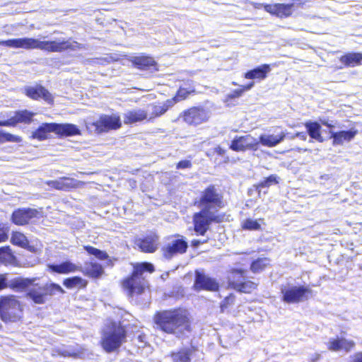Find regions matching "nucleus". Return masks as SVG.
Returning a JSON list of instances; mask_svg holds the SVG:
<instances>
[{
  "label": "nucleus",
  "mask_w": 362,
  "mask_h": 362,
  "mask_svg": "<svg viewBox=\"0 0 362 362\" xmlns=\"http://www.w3.org/2000/svg\"><path fill=\"white\" fill-rule=\"evenodd\" d=\"M194 204L201 208L192 217L194 230L198 235H204L212 223L220 224L229 221L228 215L218 210L226 206L221 190L214 184L207 185Z\"/></svg>",
  "instance_id": "f257e3e1"
},
{
  "label": "nucleus",
  "mask_w": 362,
  "mask_h": 362,
  "mask_svg": "<svg viewBox=\"0 0 362 362\" xmlns=\"http://www.w3.org/2000/svg\"><path fill=\"white\" fill-rule=\"evenodd\" d=\"M152 323L156 330L177 338H183L192 331V315L187 309L182 307L156 311Z\"/></svg>",
  "instance_id": "f03ea898"
},
{
  "label": "nucleus",
  "mask_w": 362,
  "mask_h": 362,
  "mask_svg": "<svg viewBox=\"0 0 362 362\" xmlns=\"http://www.w3.org/2000/svg\"><path fill=\"white\" fill-rule=\"evenodd\" d=\"M37 278H23L18 276L8 281V288L11 290L22 293L26 291L25 296L35 304H45L52 296L65 293L62 287L56 283L41 284L36 283Z\"/></svg>",
  "instance_id": "7ed1b4c3"
},
{
  "label": "nucleus",
  "mask_w": 362,
  "mask_h": 362,
  "mask_svg": "<svg viewBox=\"0 0 362 362\" xmlns=\"http://www.w3.org/2000/svg\"><path fill=\"white\" fill-rule=\"evenodd\" d=\"M132 267L131 273L120 280L119 285L128 296H139L149 288L144 273L153 274L156 269L149 262L132 263Z\"/></svg>",
  "instance_id": "20e7f679"
},
{
  "label": "nucleus",
  "mask_w": 362,
  "mask_h": 362,
  "mask_svg": "<svg viewBox=\"0 0 362 362\" xmlns=\"http://www.w3.org/2000/svg\"><path fill=\"white\" fill-rule=\"evenodd\" d=\"M226 282L228 288L246 295L255 293L259 285L257 279L255 280L247 276L246 269L236 267L228 270Z\"/></svg>",
  "instance_id": "39448f33"
},
{
  "label": "nucleus",
  "mask_w": 362,
  "mask_h": 362,
  "mask_svg": "<svg viewBox=\"0 0 362 362\" xmlns=\"http://www.w3.org/2000/svg\"><path fill=\"white\" fill-rule=\"evenodd\" d=\"M24 315V305L14 294L0 296V319L4 323L21 322Z\"/></svg>",
  "instance_id": "423d86ee"
},
{
  "label": "nucleus",
  "mask_w": 362,
  "mask_h": 362,
  "mask_svg": "<svg viewBox=\"0 0 362 362\" xmlns=\"http://www.w3.org/2000/svg\"><path fill=\"white\" fill-rule=\"evenodd\" d=\"M127 331L119 325L112 324L102 334L100 345L107 353L117 350L126 341Z\"/></svg>",
  "instance_id": "0eeeda50"
},
{
  "label": "nucleus",
  "mask_w": 362,
  "mask_h": 362,
  "mask_svg": "<svg viewBox=\"0 0 362 362\" xmlns=\"http://www.w3.org/2000/svg\"><path fill=\"white\" fill-rule=\"evenodd\" d=\"M81 48V45L77 41L69 38L61 41L45 40L37 39L35 49L47 52H63L65 51L74 52Z\"/></svg>",
  "instance_id": "6e6552de"
},
{
  "label": "nucleus",
  "mask_w": 362,
  "mask_h": 362,
  "mask_svg": "<svg viewBox=\"0 0 362 362\" xmlns=\"http://www.w3.org/2000/svg\"><path fill=\"white\" fill-rule=\"evenodd\" d=\"M169 242L163 245L160 248L163 257L170 260L177 255L185 254L188 249V243L185 238L174 234L168 238Z\"/></svg>",
  "instance_id": "1a4fd4ad"
},
{
  "label": "nucleus",
  "mask_w": 362,
  "mask_h": 362,
  "mask_svg": "<svg viewBox=\"0 0 362 362\" xmlns=\"http://www.w3.org/2000/svg\"><path fill=\"white\" fill-rule=\"evenodd\" d=\"M122 121L118 114L100 115L98 119L88 124V128H93L97 134L117 130L122 127Z\"/></svg>",
  "instance_id": "9d476101"
},
{
  "label": "nucleus",
  "mask_w": 362,
  "mask_h": 362,
  "mask_svg": "<svg viewBox=\"0 0 362 362\" xmlns=\"http://www.w3.org/2000/svg\"><path fill=\"white\" fill-rule=\"evenodd\" d=\"M180 117L188 126L197 127L209 121V112L202 106H192L183 110Z\"/></svg>",
  "instance_id": "9b49d317"
},
{
  "label": "nucleus",
  "mask_w": 362,
  "mask_h": 362,
  "mask_svg": "<svg viewBox=\"0 0 362 362\" xmlns=\"http://www.w3.org/2000/svg\"><path fill=\"white\" fill-rule=\"evenodd\" d=\"M281 300L288 304L299 303L308 298L312 294V290L304 286H283L281 288Z\"/></svg>",
  "instance_id": "f8f14e48"
},
{
  "label": "nucleus",
  "mask_w": 362,
  "mask_h": 362,
  "mask_svg": "<svg viewBox=\"0 0 362 362\" xmlns=\"http://www.w3.org/2000/svg\"><path fill=\"white\" fill-rule=\"evenodd\" d=\"M300 0H293L290 4H268L263 6L265 11L279 18H287L292 16L295 8L303 7Z\"/></svg>",
  "instance_id": "ddd939ff"
},
{
  "label": "nucleus",
  "mask_w": 362,
  "mask_h": 362,
  "mask_svg": "<svg viewBox=\"0 0 362 362\" xmlns=\"http://www.w3.org/2000/svg\"><path fill=\"white\" fill-rule=\"evenodd\" d=\"M160 245V235L156 231H152L144 236L134 240V247L146 254L156 252Z\"/></svg>",
  "instance_id": "4468645a"
},
{
  "label": "nucleus",
  "mask_w": 362,
  "mask_h": 362,
  "mask_svg": "<svg viewBox=\"0 0 362 362\" xmlns=\"http://www.w3.org/2000/svg\"><path fill=\"white\" fill-rule=\"evenodd\" d=\"M259 147V141L250 134L235 136L229 146L230 149L235 152L256 151Z\"/></svg>",
  "instance_id": "2eb2a0df"
},
{
  "label": "nucleus",
  "mask_w": 362,
  "mask_h": 362,
  "mask_svg": "<svg viewBox=\"0 0 362 362\" xmlns=\"http://www.w3.org/2000/svg\"><path fill=\"white\" fill-rule=\"evenodd\" d=\"M40 218V213L36 209L26 207L15 209L11 216V222L16 226H25Z\"/></svg>",
  "instance_id": "dca6fc26"
},
{
  "label": "nucleus",
  "mask_w": 362,
  "mask_h": 362,
  "mask_svg": "<svg viewBox=\"0 0 362 362\" xmlns=\"http://www.w3.org/2000/svg\"><path fill=\"white\" fill-rule=\"evenodd\" d=\"M129 62L134 68L141 71L154 73L159 70V65L154 57L145 53L132 57Z\"/></svg>",
  "instance_id": "f3484780"
},
{
  "label": "nucleus",
  "mask_w": 362,
  "mask_h": 362,
  "mask_svg": "<svg viewBox=\"0 0 362 362\" xmlns=\"http://www.w3.org/2000/svg\"><path fill=\"white\" fill-rule=\"evenodd\" d=\"M45 184L51 189L59 191H71L84 186L85 182L70 177H61L57 180H47Z\"/></svg>",
  "instance_id": "a211bd4d"
},
{
  "label": "nucleus",
  "mask_w": 362,
  "mask_h": 362,
  "mask_svg": "<svg viewBox=\"0 0 362 362\" xmlns=\"http://www.w3.org/2000/svg\"><path fill=\"white\" fill-rule=\"evenodd\" d=\"M194 288L196 291L216 292L219 290V283L204 273L196 271Z\"/></svg>",
  "instance_id": "6ab92c4d"
},
{
  "label": "nucleus",
  "mask_w": 362,
  "mask_h": 362,
  "mask_svg": "<svg viewBox=\"0 0 362 362\" xmlns=\"http://www.w3.org/2000/svg\"><path fill=\"white\" fill-rule=\"evenodd\" d=\"M25 95L33 100L42 99L48 104L54 103V97L52 93L44 86L36 85L35 86H28L24 89Z\"/></svg>",
  "instance_id": "aec40b11"
},
{
  "label": "nucleus",
  "mask_w": 362,
  "mask_h": 362,
  "mask_svg": "<svg viewBox=\"0 0 362 362\" xmlns=\"http://www.w3.org/2000/svg\"><path fill=\"white\" fill-rule=\"evenodd\" d=\"M35 113L28 110H18L14 115L6 120H0V127H15L19 123L30 124Z\"/></svg>",
  "instance_id": "412c9836"
},
{
  "label": "nucleus",
  "mask_w": 362,
  "mask_h": 362,
  "mask_svg": "<svg viewBox=\"0 0 362 362\" xmlns=\"http://www.w3.org/2000/svg\"><path fill=\"white\" fill-rule=\"evenodd\" d=\"M197 93L194 81L187 79L184 81V85L180 86L174 96L169 98L173 105L175 104L187 100L190 95H194Z\"/></svg>",
  "instance_id": "4be33fe9"
},
{
  "label": "nucleus",
  "mask_w": 362,
  "mask_h": 362,
  "mask_svg": "<svg viewBox=\"0 0 362 362\" xmlns=\"http://www.w3.org/2000/svg\"><path fill=\"white\" fill-rule=\"evenodd\" d=\"M37 39L33 37L13 38L0 40V45L16 49H35Z\"/></svg>",
  "instance_id": "5701e85b"
},
{
  "label": "nucleus",
  "mask_w": 362,
  "mask_h": 362,
  "mask_svg": "<svg viewBox=\"0 0 362 362\" xmlns=\"http://www.w3.org/2000/svg\"><path fill=\"white\" fill-rule=\"evenodd\" d=\"M356 346V343L353 340L346 339V338H334L331 339L327 344L328 350L337 352L344 350L345 352H350Z\"/></svg>",
  "instance_id": "b1692460"
},
{
  "label": "nucleus",
  "mask_w": 362,
  "mask_h": 362,
  "mask_svg": "<svg viewBox=\"0 0 362 362\" xmlns=\"http://www.w3.org/2000/svg\"><path fill=\"white\" fill-rule=\"evenodd\" d=\"M54 134L58 138L78 136L81 134V130L76 124L71 123H55Z\"/></svg>",
  "instance_id": "393cba45"
},
{
  "label": "nucleus",
  "mask_w": 362,
  "mask_h": 362,
  "mask_svg": "<svg viewBox=\"0 0 362 362\" xmlns=\"http://www.w3.org/2000/svg\"><path fill=\"white\" fill-rule=\"evenodd\" d=\"M271 71V66L269 64H262L252 69L248 70L244 74V78L250 80L262 81L266 79Z\"/></svg>",
  "instance_id": "a878e982"
},
{
  "label": "nucleus",
  "mask_w": 362,
  "mask_h": 362,
  "mask_svg": "<svg viewBox=\"0 0 362 362\" xmlns=\"http://www.w3.org/2000/svg\"><path fill=\"white\" fill-rule=\"evenodd\" d=\"M79 272H81L84 276L93 279H100L105 273L103 267L96 262H87L83 269L80 267Z\"/></svg>",
  "instance_id": "bb28decb"
},
{
  "label": "nucleus",
  "mask_w": 362,
  "mask_h": 362,
  "mask_svg": "<svg viewBox=\"0 0 362 362\" xmlns=\"http://www.w3.org/2000/svg\"><path fill=\"white\" fill-rule=\"evenodd\" d=\"M152 112L148 115V122L154 120L156 118L160 117L165 114L174 105L169 99H167L163 103H155L150 104Z\"/></svg>",
  "instance_id": "cd10ccee"
},
{
  "label": "nucleus",
  "mask_w": 362,
  "mask_h": 362,
  "mask_svg": "<svg viewBox=\"0 0 362 362\" xmlns=\"http://www.w3.org/2000/svg\"><path fill=\"white\" fill-rule=\"evenodd\" d=\"M50 133H54V122H45L32 132L30 138L40 141H45L49 139Z\"/></svg>",
  "instance_id": "c85d7f7f"
},
{
  "label": "nucleus",
  "mask_w": 362,
  "mask_h": 362,
  "mask_svg": "<svg viewBox=\"0 0 362 362\" xmlns=\"http://www.w3.org/2000/svg\"><path fill=\"white\" fill-rule=\"evenodd\" d=\"M197 351V347L182 348L177 351H171L169 354L172 362H191L192 354Z\"/></svg>",
  "instance_id": "c756f323"
},
{
  "label": "nucleus",
  "mask_w": 362,
  "mask_h": 362,
  "mask_svg": "<svg viewBox=\"0 0 362 362\" xmlns=\"http://www.w3.org/2000/svg\"><path fill=\"white\" fill-rule=\"evenodd\" d=\"M148 114L145 110H133L128 111L124 116L125 124H132L136 122L148 121Z\"/></svg>",
  "instance_id": "7c9ffc66"
},
{
  "label": "nucleus",
  "mask_w": 362,
  "mask_h": 362,
  "mask_svg": "<svg viewBox=\"0 0 362 362\" xmlns=\"http://www.w3.org/2000/svg\"><path fill=\"white\" fill-rule=\"evenodd\" d=\"M49 269L51 272L60 274H67L80 270V267L70 261H64L59 264H49Z\"/></svg>",
  "instance_id": "2f4dec72"
},
{
  "label": "nucleus",
  "mask_w": 362,
  "mask_h": 362,
  "mask_svg": "<svg viewBox=\"0 0 362 362\" xmlns=\"http://www.w3.org/2000/svg\"><path fill=\"white\" fill-rule=\"evenodd\" d=\"M357 130H344L339 132H330V138L333 139L334 145H340L344 141H349L352 140L357 134Z\"/></svg>",
  "instance_id": "473e14b6"
},
{
  "label": "nucleus",
  "mask_w": 362,
  "mask_h": 362,
  "mask_svg": "<svg viewBox=\"0 0 362 362\" xmlns=\"http://www.w3.org/2000/svg\"><path fill=\"white\" fill-rule=\"evenodd\" d=\"M307 132L310 137L317 142L322 143L325 139L322 135L321 124L317 122L307 121L304 123Z\"/></svg>",
  "instance_id": "72a5a7b5"
},
{
  "label": "nucleus",
  "mask_w": 362,
  "mask_h": 362,
  "mask_svg": "<svg viewBox=\"0 0 362 362\" xmlns=\"http://www.w3.org/2000/svg\"><path fill=\"white\" fill-rule=\"evenodd\" d=\"M340 62L346 67H354L362 64V53L349 52L341 55Z\"/></svg>",
  "instance_id": "f704fd0d"
},
{
  "label": "nucleus",
  "mask_w": 362,
  "mask_h": 362,
  "mask_svg": "<svg viewBox=\"0 0 362 362\" xmlns=\"http://www.w3.org/2000/svg\"><path fill=\"white\" fill-rule=\"evenodd\" d=\"M269 257H261L253 259L250 264V269L253 274H259L270 266Z\"/></svg>",
  "instance_id": "c9c22d12"
},
{
  "label": "nucleus",
  "mask_w": 362,
  "mask_h": 362,
  "mask_svg": "<svg viewBox=\"0 0 362 362\" xmlns=\"http://www.w3.org/2000/svg\"><path fill=\"white\" fill-rule=\"evenodd\" d=\"M10 240L13 245L32 251L33 246L30 245L28 238L21 232L13 231Z\"/></svg>",
  "instance_id": "e433bc0d"
},
{
  "label": "nucleus",
  "mask_w": 362,
  "mask_h": 362,
  "mask_svg": "<svg viewBox=\"0 0 362 362\" xmlns=\"http://www.w3.org/2000/svg\"><path fill=\"white\" fill-rule=\"evenodd\" d=\"M254 86V81H250L247 84L240 86L239 88L233 90L226 96L225 103H227L228 105H233V99L241 97L245 91L250 90Z\"/></svg>",
  "instance_id": "4c0bfd02"
},
{
  "label": "nucleus",
  "mask_w": 362,
  "mask_h": 362,
  "mask_svg": "<svg viewBox=\"0 0 362 362\" xmlns=\"http://www.w3.org/2000/svg\"><path fill=\"white\" fill-rule=\"evenodd\" d=\"M88 281L79 276L69 277L63 281V285L69 289L78 287V289H85L88 286Z\"/></svg>",
  "instance_id": "58836bf2"
},
{
  "label": "nucleus",
  "mask_w": 362,
  "mask_h": 362,
  "mask_svg": "<svg viewBox=\"0 0 362 362\" xmlns=\"http://www.w3.org/2000/svg\"><path fill=\"white\" fill-rule=\"evenodd\" d=\"M16 262V258L13 255L12 250L9 246H3L0 247V263L5 265L14 264Z\"/></svg>",
  "instance_id": "ea45409f"
},
{
  "label": "nucleus",
  "mask_w": 362,
  "mask_h": 362,
  "mask_svg": "<svg viewBox=\"0 0 362 362\" xmlns=\"http://www.w3.org/2000/svg\"><path fill=\"white\" fill-rule=\"evenodd\" d=\"M284 137L285 135L283 132L278 136L261 135L259 138V141L265 146L274 147L283 141Z\"/></svg>",
  "instance_id": "a19ab883"
},
{
  "label": "nucleus",
  "mask_w": 362,
  "mask_h": 362,
  "mask_svg": "<svg viewBox=\"0 0 362 362\" xmlns=\"http://www.w3.org/2000/svg\"><path fill=\"white\" fill-rule=\"evenodd\" d=\"M279 177L274 175H270L267 177L254 185V188L256 191L259 192L262 189L269 187L272 185H276L279 183Z\"/></svg>",
  "instance_id": "79ce46f5"
},
{
  "label": "nucleus",
  "mask_w": 362,
  "mask_h": 362,
  "mask_svg": "<svg viewBox=\"0 0 362 362\" xmlns=\"http://www.w3.org/2000/svg\"><path fill=\"white\" fill-rule=\"evenodd\" d=\"M261 223H264V218H246L241 223V228L244 230H259L261 229Z\"/></svg>",
  "instance_id": "37998d69"
},
{
  "label": "nucleus",
  "mask_w": 362,
  "mask_h": 362,
  "mask_svg": "<svg viewBox=\"0 0 362 362\" xmlns=\"http://www.w3.org/2000/svg\"><path fill=\"white\" fill-rule=\"evenodd\" d=\"M83 249L87 252L88 255H93L99 260L103 261L108 259L109 261H111L110 259V256L105 251L101 250L91 245H84Z\"/></svg>",
  "instance_id": "c03bdc74"
},
{
  "label": "nucleus",
  "mask_w": 362,
  "mask_h": 362,
  "mask_svg": "<svg viewBox=\"0 0 362 362\" xmlns=\"http://www.w3.org/2000/svg\"><path fill=\"white\" fill-rule=\"evenodd\" d=\"M21 141L22 138L20 136L14 135L0 129V144L5 142L20 143Z\"/></svg>",
  "instance_id": "a18cd8bd"
},
{
  "label": "nucleus",
  "mask_w": 362,
  "mask_h": 362,
  "mask_svg": "<svg viewBox=\"0 0 362 362\" xmlns=\"http://www.w3.org/2000/svg\"><path fill=\"white\" fill-rule=\"evenodd\" d=\"M235 301V296L230 293L226 296L220 303V310L221 313H223L226 309L230 308L234 304Z\"/></svg>",
  "instance_id": "49530a36"
},
{
  "label": "nucleus",
  "mask_w": 362,
  "mask_h": 362,
  "mask_svg": "<svg viewBox=\"0 0 362 362\" xmlns=\"http://www.w3.org/2000/svg\"><path fill=\"white\" fill-rule=\"evenodd\" d=\"M9 234V227L0 224V243L8 240Z\"/></svg>",
  "instance_id": "de8ad7c7"
},
{
  "label": "nucleus",
  "mask_w": 362,
  "mask_h": 362,
  "mask_svg": "<svg viewBox=\"0 0 362 362\" xmlns=\"http://www.w3.org/2000/svg\"><path fill=\"white\" fill-rule=\"evenodd\" d=\"M192 167V163L189 160H182L176 163V169H189Z\"/></svg>",
  "instance_id": "09e8293b"
},
{
  "label": "nucleus",
  "mask_w": 362,
  "mask_h": 362,
  "mask_svg": "<svg viewBox=\"0 0 362 362\" xmlns=\"http://www.w3.org/2000/svg\"><path fill=\"white\" fill-rule=\"evenodd\" d=\"M8 288L7 274H0V291Z\"/></svg>",
  "instance_id": "8fccbe9b"
},
{
  "label": "nucleus",
  "mask_w": 362,
  "mask_h": 362,
  "mask_svg": "<svg viewBox=\"0 0 362 362\" xmlns=\"http://www.w3.org/2000/svg\"><path fill=\"white\" fill-rule=\"evenodd\" d=\"M349 362H362V351L354 353L352 356H351Z\"/></svg>",
  "instance_id": "3c124183"
},
{
  "label": "nucleus",
  "mask_w": 362,
  "mask_h": 362,
  "mask_svg": "<svg viewBox=\"0 0 362 362\" xmlns=\"http://www.w3.org/2000/svg\"><path fill=\"white\" fill-rule=\"evenodd\" d=\"M320 122L321 124L329 129V132H332V129L335 127V125L333 124L332 122H329L327 119H320Z\"/></svg>",
  "instance_id": "603ef678"
},
{
  "label": "nucleus",
  "mask_w": 362,
  "mask_h": 362,
  "mask_svg": "<svg viewBox=\"0 0 362 362\" xmlns=\"http://www.w3.org/2000/svg\"><path fill=\"white\" fill-rule=\"evenodd\" d=\"M214 152L219 156H223L226 153V150L220 146H217L214 148Z\"/></svg>",
  "instance_id": "864d4df0"
},
{
  "label": "nucleus",
  "mask_w": 362,
  "mask_h": 362,
  "mask_svg": "<svg viewBox=\"0 0 362 362\" xmlns=\"http://www.w3.org/2000/svg\"><path fill=\"white\" fill-rule=\"evenodd\" d=\"M146 339H147L146 335L144 333H141L137 337L138 341L141 342V343H144V344L147 343Z\"/></svg>",
  "instance_id": "5fc2aeb1"
},
{
  "label": "nucleus",
  "mask_w": 362,
  "mask_h": 362,
  "mask_svg": "<svg viewBox=\"0 0 362 362\" xmlns=\"http://www.w3.org/2000/svg\"><path fill=\"white\" fill-rule=\"evenodd\" d=\"M206 242H207V240H204V241L202 242L199 240H192L191 242V244L194 247H197V246L200 245L201 244L205 243Z\"/></svg>",
  "instance_id": "6e6d98bb"
},
{
  "label": "nucleus",
  "mask_w": 362,
  "mask_h": 362,
  "mask_svg": "<svg viewBox=\"0 0 362 362\" xmlns=\"http://www.w3.org/2000/svg\"><path fill=\"white\" fill-rule=\"evenodd\" d=\"M301 134H303V132H298L296 134L297 136H301Z\"/></svg>",
  "instance_id": "4d7b16f0"
},
{
  "label": "nucleus",
  "mask_w": 362,
  "mask_h": 362,
  "mask_svg": "<svg viewBox=\"0 0 362 362\" xmlns=\"http://www.w3.org/2000/svg\"><path fill=\"white\" fill-rule=\"evenodd\" d=\"M3 329V325H1V323L0 322V330H1Z\"/></svg>",
  "instance_id": "13d9d810"
}]
</instances>
